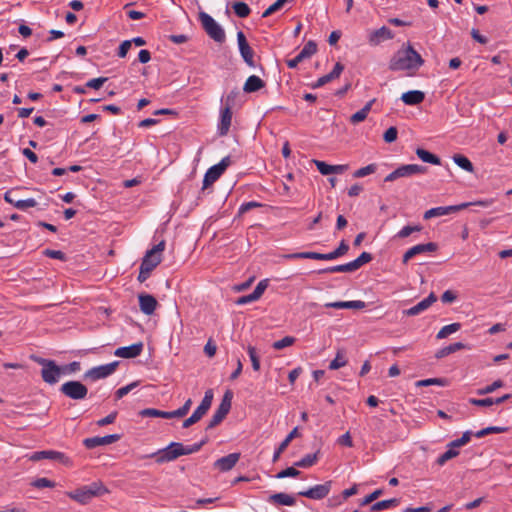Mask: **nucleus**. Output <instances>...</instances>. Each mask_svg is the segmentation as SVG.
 I'll list each match as a JSON object with an SVG mask.
<instances>
[{
  "mask_svg": "<svg viewBox=\"0 0 512 512\" xmlns=\"http://www.w3.org/2000/svg\"><path fill=\"white\" fill-rule=\"evenodd\" d=\"M331 485L332 482L327 481L324 484L315 485L307 490L300 491L298 495L313 500H321L330 493Z\"/></svg>",
  "mask_w": 512,
  "mask_h": 512,
  "instance_id": "4468645a",
  "label": "nucleus"
},
{
  "mask_svg": "<svg viewBox=\"0 0 512 512\" xmlns=\"http://www.w3.org/2000/svg\"><path fill=\"white\" fill-rule=\"evenodd\" d=\"M318 454L319 452L307 454L305 457L294 463L295 467L308 468L313 466L318 460Z\"/></svg>",
  "mask_w": 512,
  "mask_h": 512,
  "instance_id": "a19ab883",
  "label": "nucleus"
},
{
  "mask_svg": "<svg viewBox=\"0 0 512 512\" xmlns=\"http://www.w3.org/2000/svg\"><path fill=\"white\" fill-rule=\"evenodd\" d=\"M265 87V82L256 75H251L244 83L243 91L246 93H253Z\"/></svg>",
  "mask_w": 512,
  "mask_h": 512,
  "instance_id": "bb28decb",
  "label": "nucleus"
},
{
  "mask_svg": "<svg viewBox=\"0 0 512 512\" xmlns=\"http://www.w3.org/2000/svg\"><path fill=\"white\" fill-rule=\"evenodd\" d=\"M42 453L44 455L43 459H50V460L59 461V462H61L62 464L66 465V466H71L72 465L71 459L69 457H67L62 452L54 451V450H44V451H42Z\"/></svg>",
  "mask_w": 512,
  "mask_h": 512,
  "instance_id": "c756f323",
  "label": "nucleus"
},
{
  "mask_svg": "<svg viewBox=\"0 0 512 512\" xmlns=\"http://www.w3.org/2000/svg\"><path fill=\"white\" fill-rule=\"evenodd\" d=\"M38 364L42 365L41 376L44 382L48 384H55L58 382L62 369L53 360H48L39 357H32Z\"/></svg>",
  "mask_w": 512,
  "mask_h": 512,
  "instance_id": "20e7f679",
  "label": "nucleus"
},
{
  "mask_svg": "<svg viewBox=\"0 0 512 512\" xmlns=\"http://www.w3.org/2000/svg\"><path fill=\"white\" fill-rule=\"evenodd\" d=\"M31 485L35 488H53L55 487V482L49 480L48 478H38L34 480Z\"/></svg>",
  "mask_w": 512,
  "mask_h": 512,
  "instance_id": "4d7b16f0",
  "label": "nucleus"
},
{
  "mask_svg": "<svg viewBox=\"0 0 512 512\" xmlns=\"http://www.w3.org/2000/svg\"><path fill=\"white\" fill-rule=\"evenodd\" d=\"M118 365L119 361H114L108 364L93 367L85 372L84 377L91 381L104 379L112 375L116 371Z\"/></svg>",
  "mask_w": 512,
  "mask_h": 512,
  "instance_id": "9b49d317",
  "label": "nucleus"
},
{
  "mask_svg": "<svg viewBox=\"0 0 512 512\" xmlns=\"http://www.w3.org/2000/svg\"><path fill=\"white\" fill-rule=\"evenodd\" d=\"M317 51V46L313 41L307 42L302 50L293 58L287 61V66L291 69L296 68L297 65L304 59L311 57Z\"/></svg>",
  "mask_w": 512,
  "mask_h": 512,
  "instance_id": "dca6fc26",
  "label": "nucleus"
},
{
  "mask_svg": "<svg viewBox=\"0 0 512 512\" xmlns=\"http://www.w3.org/2000/svg\"><path fill=\"white\" fill-rule=\"evenodd\" d=\"M397 134H398V131H397L396 127L392 126V127L388 128L383 135L384 141L387 143L394 142L397 139Z\"/></svg>",
  "mask_w": 512,
  "mask_h": 512,
  "instance_id": "69168bd1",
  "label": "nucleus"
},
{
  "mask_svg": "<svg viewBox=\"0 0 512 512\" xmlns=\"http://www.w3.org/2000/svg\"><path fill=\"white\" fill-rule=\"evenodd\" d=\"M37 205V202L33 198H28L25 200L20 199L19 201L15 202V208L19 210H27L28 208L35 207Z\"/></svg>",
  "mask_w": 512,
  "mask_h": 512,
  "instance_id": "13d9d810",
  "label": "nucleus"
},
{
  "mask_svg": "<svg viewBox=\"0 0 512 512\" xmlns=\"http://www.w3.org/2000/svg\"><path fill=\"white\" fill-rule=\"evenodd\" d=\"M437 248H438V246L434 242L415 245V246L411 247L410 249H408L404 253L402 261L404 264H406L414 256L423 254V253L434 252L437 250Z\"/></svg>",
  "mask_w": 512,
  "mask_h": 512,
  "instance_id": "f3484780",
  "label": "nucleus"
},
{
  "mask_svg": "<svg viewBox=\"0 0 512 512\" xmlns=\"http://www.w3.org/2000/svg\"><path fill=\"white\" fill-rule=\"evenodd\" d=\"M424 98L425 94L419 90H411L403 93L401 96V100L406 105H418L423 102Z\"/></svg>",
  "mask_w": 512,
  "mask_h": 512,
  "instance_id": "cd10ccee",
  "label": "nucleus"
},
{
  "mask_svg": "<svg viewBox=\"0 0 512 512\" xmlns=\"http://www.w3.org/2000/svg\"><path fill=\"white\" fill-rule=\"evenodd\" d=\"M300 474V471L297 470L295 467H288L282 471H280L277 475H276V478L278 479H283V478H286V477H296Z\"/></svg>",
  "mask_w": 512,
  "mask_h": 512,
  "instance_id": "052dcab7",
  "label": "nucleus"
},
{
  "mask_svg": "<svg viewBox=\"0 0 512 512\" xmlns=\"http://www.w3.org/2000/svg\"><path fill=\"white\" fill-rule=\"evenodd\" d=\"M232 122V108L222 107L220 110V119L218 123V134L225 136L228 134Z\"/></svg>",
  "mask_w": 512,
  "mask_h": 512,
  "instance_id": "6ab92c4d",
  "label": "nucleus"
},
{
  "mask_svg": "<svg viewBox=\"0 0 512 512\" xmlns=\"http://www.w3.org/2000/svg\"><path fill=\"white\" fill-rule=\"evenodd\" d=\"M461 329L460 323H452L442 327L436 335L437 339H444Z\"/></svg>",
  "mask_w": 512,
  "mask_h": 512,
  "instance_id": "ea45409f",
  "label": "nucleus"
},
{
  "mask_svg": "<svg viewBox=\"0 0 512 512\" xmlns=\"http://www.w3.org/2000/svg\"><path fill=\"white\" fill-rule=\"evenodd\" d=\"M503 385H504L503 381L498 379V380L494 381L492 384H490L484 388L478 389L477 394L478 395L490 394V393L494 392L496 389L501 388Z\"/></svg>",
  "mask_w": 512,
  "mask_h": 512,
  "instance_id": "de8ad7c7",
  "label": "nucleus"
},
{
  "mask_svg": "<svg viewBox=\"0 0 512 512\" xmlns=\"http://www.w3.org/2000/svg\"><path fill=\"white\" fill-rule=\"evenodd\" d=\"M199 19L210 38L219 43L224 42L225 32L223 28L209 14L200 12Z\"/></svg>",
  "mask_w": 512,
  "mask_h": 512,
  "instance_id": "39448f33",
  "label": "nucleus"
},
{
  "mask_svg": "<svg viewBox=\"0 0 512 512\" xmlns=\"http://www.w3.org/2000/svg\"><path fill=\"white\" fill-rule=\"evenodd\" d=\"M268 286V280L267 279H264V280H261L257 286L255 287L254 291L252 292V294L256 297V299H260V297L263 295V293L265 292L266 288Z\"/></svg>",
  "mask_w": 512,
  "mask_h": 512,
  "instance_id": "e2e57ef3",
  "label": "nucleus"
},
{
  "mask_svg": "<svg viewBox=\"0 0 512 512\" xmlns=\"http://www.w3.org/2000/svg\"><path fill=\"white\" fill-rule=\"evenodd\" d=\"M240 453H231L215 461L214 467L222 472L230 471L239 461Z\"/></svg>",
  "mask_w": 512,
  "mask_h": 512,
  "instance_id": "aec40b11",
  "label": "nucleus"
},
{
  "mask_svg": "<svg viewBox=\"0 0 512 512\" xmlns=\"http://www.w3.org/2000/svg\"><path fill=\"white\" fill-rule=\"evenodd\" d=\"M237 42L239 47V52L244 60V62L251 68L256 67V63L254 61V51L250 47L249 43L246 40V37L242 31H238L237 33Z\"/></svg>",
  "mask_w": 512,
  "mask_h": 512,
  "instance_id": "f8f14e48",
  "label": "nucleus"
},
{
  "mask_svg": "<svg viewBox=\"0 0 512 512\" xmlns=\"http://www.w3.org/2000/svg\"><path fill=\"white\" fill-rule=\"evenodd\" d=\"M492 204V200H481V201H477V202H466V203H461V204H458V205H450V206H439V207H434V208H431L429 210H427L425 213H424V219H431L433 217H440V216H445V215H449L451 213H456V212H459L471 205H478V206H482V207H488Z\"/></svg>",
  "mask_w": 512,
  "mask_h": 512,
  "instance_id": "7ed1b4c3",
  "label": "nucleus"
},
{
  "mask_svg": "<svg viewBox=\"0 0 512 512\" xmlns=\"http://www.w3.org/2000/svg\"><path fill=\"white\" fill-rule=\"evenodd\" d=\"M295 343V338L292 337V336H285L284 338L278 340V341H275L273 344H272V347L275 349V350H282L286 347H289L291 345H293Z\"/></svg>",
  "mask_w": 512,
  "mask_h": 512,
  "instance_id": "a18cd8bd",
  "label": "nucleus"
},
{
  "mask_svg": "<svg viewBox=\"0 0 512 512\" xmlns=\"http://www.w3.org/2000/svg\"><path fill=\"white\" fill-rule=\"evenodd\" d=\"M327 308H335V309H363L366 307V303L361 300L354 301H337V302H329L325 304Z\"/></svg>",
  "mask_w": 512,
  "mask_h": 512,
  "instance_id": "393cba45",
  "label": "nucleus"
},
{
  "mask_svg": "<svg viewBox=\"0 0 512 512\" xmlns=\"http://www.w3.org/2000/svg\"><path fill=\"white\" fill-rule=\"evenodd\" d=\"M377 169L376 164H369L365 167H362L354 172V177L356 178H362L367 175L373 174Z\"/></svg>",
  "mask_w": 512,
  "mask_h": 512,
  "instance_id": "3c124183",
  "label": "nucleus"
},
{
  "mask_svg": "<svg viewBox=\"0 0 512 512\" xmlns=\"http://www.w3.org/2000/svg\"><path fill=\"white\" fill-rule=\"evenodd\" d=\"M270 501L280 504V505H285V506H292L295 504L294 497H292L286 493L274 494L270 497Z\"/></svg>",
  "mask_w": 512,
  "mask_h": 512,
  "instance_id": "58836bf2",
  "label": "nucleus"
},
{
  "mask_svg": "<svg viewBox=\"0 0 512 512\" xmlns=\"http://www.w3.org/2000/svg\"><path fill=\"white\" fill-rule=\"evenodd\" d=\"M205 443L206 440H202L201 442L195 443L193 445H183V455H190L198 452Z\"/></svg>",
  "mask_w": 512,
  "mask_h": 512,
  "instance_id": "bf43d9fd",
  "label": "nucleus"
},
{
  "mask_svg": "<svg viewBox=\"0 0 512 512\" xmlns=\"http://www.w3.org/2000/svg\"><path fill=\"white\" fill-rule=\"evenodd\" d=\"M213 400V391L211 389L205 392L204 398L202 399L200 406L205 410H209Z\"/></svg>",
  "mask_w": 512,
  "mask_h": 512,
  "instance_id": "338daca9",
  "label": "nucleus"
},
{
  "mask_svg": "<svg viewBox=\"0 0 512 512\" xmlns=\"http://www.w3.org/2000/svg\"><path fill=\"white\" fill-rule=\"evenodd\" d=\"M469 403L475 406H483V407H489L494 405V399L493 398H484V399H476V398H470Z\"/></svg>",
  "mask_w": 512,
  "mask_h": 512,
  "instance_id": "0e129e2a",
  "label": "nucleus"
},
{
  "mask_svg": "<svg viewBox=\"0 0 512 512\" xmlns=\"http://www.w3.org/2000/svg\"><path fill=\"white\" fill-rule=\"evenodd\" d=\"M180 456H183V444L179 442H171L167 447L150 455V457H156V462L159 464L174 461Z\"/></svg>",
  "mask_w": 512,
  "mask_h": 512,
  "instance_id": "423d86ee",
  "label": "nucleus"
},
{
  "mask_svg": "<svg viewBox=\"0 0 512 512\" xmlns=\"http://www.w3.org/2000/svg\"><path fill=\"white\" fill-rule=\"evenodd\" d=\"M347 358L343 349H339L336 353L335 358L330 362L329 369L337 370L344 367L347 364Z\"/></svg>",
  "mask_w": 512,
  "mask_h": 512,
  "instance_id": "e433bc0d",
  "label": "nucleus"
},
{
  "mask_svg": "<svg viewBox=\"0 0 512 512\" xmlns=\"http://www.w3.org/2000/svg\"><path fill=\"white\" fill-rule=\"evenodd\" d=\"M138 385V382H132L124 387L119 388L115 392V396L117 399L123 398L125 395H127L130 391H132L136 386Z\"/></svg>",
  "mask_w": 512,
  "mask_h": 512,
  "instance_id": "680f3d73",
  "label": "nucleus"
},
{
  "mask_svg": "<svg viewBox=\"0 0 512 512\" xmlns=\"http://www.w3.org/2000/svg\"><path fill=\"white\" fill-rule=\"evenodd\" d=\"M192 405V400L187 399L184 405L177 410L172 411L173 418H182L184 417L190 410Z\"/></svg>",
  "mask_w": 512,
  "mask_h": 512,
  "instance_id": "6e6d98bb",
  "label": "nucleus"
},
{
  "mask_svg": "<svg viewBox=\"0 0 512 512\" xmlns=\"http://www.w3.org/2000/svg\"><path fill=\"white\" fill-rule=\"evenodd\" d=\"M372 260V255L368 252H362L355 260L352 261L356 270Z\"/></svg>",
  "mask_w": 512,
  "mask_h": 512,
  "instance_id": "8fccbe9b",
  "label": "nucleus"
},
{
  "mask_svg": "<svg viewBox=\"0 0 512 512\" xmlns=\"http://www.w3.org/2000/svg\"><path fill=\"white\" fill-rule=\"evenodd\" d=\"M417 387H426L431 385L444 386L445 380L442 378H429L424 380H419L415 383Z\"/></svg>",
  "mask_w": 512,
  "mask_h": 512,
  "instance_id": "09e8293b",
  "label": "nucleus"
},
{
  "mask_svg": "<svg viewBox=\"0 0 512 512\" xmlns=\"http://www.w3.org/2000/svg\"><path fill=\"white\" fill-rule=\"evenodd\" d=\"M424 60L421 55L410 45H403L390 59L389 69L392 71H408L415 73Z\"/></svg>",
  "mask_w": 512,
  "mask_h": 512,
  "instance_id": "f257e3e1",
  "label": "nucleus"
},
{
  "mask_svg": "<svg viewBox=\"0 0 512 512\" xmlns=\"http://www.w3.org/2000/svg\"><path fill=\"white\" fill-rule=\"evenodd\" d=\"M436 300H437V297L432 292V293H430L428 295V297H426L425 299H423L422 301H420L419 303H417L413 307H411L408 310H406L405 314L408 315V316L418 315L421 312L427 310L434 302H436Z\"/></svg>",
  "mask_w": 512,
  "mask_h": 512,
  "instance_id": "4be33fe9",
  "label": "nucleus"
},
{
  "mask_svg": "<svg viewBox=\"0 0 512 512\" xmlns=\"http://www.w3.org/2000/svg\"><path fill=\"white\" fill-rule=\"evenodd\" d=\"M106 81V77L93 78L86 83V87L92 89H100Z\"/></svg>",
  "mask_w": 512,
  "mask_h": 512,
  "instance_id": "774afa93",
  "label": "nucleus"
},
{
  "mask_svg": "<svg viewBox=\"0 0 512 512\" xmlns=\"http://www.w3.org/2000/svg\"><path fill=\"white\" fill-rule=\"evenodd\" d=\"M284 259H313V260H334L340 256L334 250L329 253H318V252H297L291 254H285L282 256Z\"/></svg>",
  "mask_w": 512,
  "mask_h": 512,
  "instance_id": "ddd939ff",
  "label": "nucleus"
},
{
  "mask_svg": "<svg viewBox=\"0 0 512 512\" xmlns=\"http://www.w3.org/2000/svg\"><path fill=\"white\" fill-rule=\"evenodd\" d=\"M298 436V428H294L287 436L286 438L280 443L279 447L275 450L273 455V462L278 461L280 458V455L285 451V449L288 447L290 442Z\"/></svg>",
  "mask_w": 512,
  "mask_h": 512,
  "instance_id": "c85d7f7f",
  "label": "nucleus"
},
{
  "mask_svg": "<svg viewBox=\"0 0 512 512\" xmlns=\"http://www.w3.org/2000/svg\"><path fill=\"white\" fill-rule=\"evenodd\" d=\"M222 174L223 172L220 170V168H217L215 165L210 167L205 173L203 179V189H206L207 187L212 185L215 181H217L220 178Z\"/></svg>",
  "mask_w": 512,
  "mask_h": 512,
  "instance_id": "7c9ffc66",
  "label": "nucleus"
},
{
  "mask_svg": "<svg viewBox=\"0 0 512 512\" xmlns=\"http://www.w3.org/2000/svg\"><path fill=\"white\" fill-rule=\"evenodd\" d=\"M471 436H472V432L471 431H466V432L463 433L461 438L451 441L449 443V446H451L452 448H456V449L461 447V446H464V445H466L470 441Z\"/></svg>",
  "mask_w": 512,
  "mask_h": 512,
  "instance_id": "49530a36",
  "label": "nucleus"
},
{
  "mask_svg": "<svg viewBox=\"0 0 512 512\" xmlns=\"http://www.w3.org/2000/svg\"><path fill=\"white\" fill-rule=\"evenodd\" d=\"M232 7L235 14L240 18H245L249 16L251 12L249 6L244 2H235Z\"/></svg>",
  "mask_w": 512,
  "mask_h": 512,
  "instance_id": "c03bdc74",
  "label": "nucleus"
},
{
  "mask_svg": "<svg viewBox=\"0 0 512 512\" xmlns=\"http://www.w3.org/2000/svg\"><path fill=\"white\" fill-rule=\"evenodd\" d=\"M140 415L143 417H161L165 419L173 418L172 411H162L155 408H146L140 411Z\"/></svg>",
  "mask_w": 512,
  "mask_h": 512,
  "instance_id": "72a5a7b5",
  "label": "nucleus"
},
{
  "mask_svg": "<svg viewBox=\"0 0 512 512\" xmlns=\"http://www.w3.org/2000/svg\"><path fill=\"white\" fill-rule=\"evenodd\" d=\"M465 347V345L461 342H456V343H453V344H450L449 346H446L442 349H440L437 353H436V357L437 358H443L449 354H452L456 351H459L461 349H463Z\"/></svg>",
  "mask_w": 512,
  "mask_h": 512,
  "instance_id": "79ce46f5",
  "label": "nucleus"
},
{
  "mask_svg": "<svg viewBox=\"0 0 512 512\" xmlns=\"http://www.w3.org/2000/svg\"><path fill=\"white\" fill-rule=\"evenodd\" d=\"M398 504H399V500L396 499V498L382 500V501L374 503L371 506V511L372 512H379V511L386 510V509L391 508V507H395Z\"/></svg>",
  "mask_w": 512,
  "mask_h": 512,
  "instance_id": "4c0bfd02",
  "label": "nucleus"
},
{
  "mask_svg": "<svg viewBox=\"0 0 512 512\" xmlns=\"http://www.w3.org/2000/svg\"><path fill=\"white\" fill-rule=\"evenodd\" d=\"M157 300L155 297L149 294H140L139 295V306L140 310L146 314L151 315L154 313L157 307Z\"/></svg>",
  "mask_w": 512,
  "mask_h": 512,
  "instance_id": "b1692460",
  "label": "nucleus"
},
{
  "mask_svg": "<svg viewBox=\"0 0 512 512\" xmlns=\"http://www.w3.org/2000/svg\"><path fill=\"white\" fill-rule=\"evenodd\" d=\"M231 401H232V393L230 391H227L223 398L221 403L219 404L218 408L214 412L213 416L211 417L209 424L207 426V429H212L215 426L219 425L224 418L227 416L231 409Z\"/></svg>",
  "mask_w": 512,
  "mask_h": 512,
  "instance_id": "1a4fd4ad",
  "label": "nucleus"
},
{
  "mask_svg": "<svg viewBox=\"0 0 512 512\" xmlns=\"http://www.w3.org/2000/svg\"><path fill=\"white\" fill-rule=\"evenodd\" d=\"M459 451L456 448H452L448 445V450L437 458V464L443 466L447 461L458 456Z\"/></svg>",
  "mask_w": 512,
  "mask_h": 512,
  "instance_id": "37998d69",
  "label": "nucleus"
},
{
  "mask_svg": "<svg viewBox=\"0 0 512 512\" xmlns=\"http://www.w3.org/2000/svg\"><path fill=\"white\" fill-rule=\"evenodd\" d=\"M247 352H248V355L250 357V360H251L252 367H253L254 371H259L260 370V360H259V357L257 355L255 347L248 346Z\"/></svg>",
  "mask_w": 512,
  "mask_h": 512,
  "instance_id": "603ef678",
  "label": "nucleus"
},
{
  "mask_svg": "<svg viewBox=\"0 0 512 512\" xmlns=\"http://www.w3.org/2000/svg\"><path fill=\"white\" fill-rule=\"evenodd\" d=\"M143 351V343L138 342L130 346L119 347L115 350L114 355L117 357L130 359L139 356Z\"/></svg>",
  "mask_w": 512,
  "mask_h": 512,
  "instance_id": "a211bd4d",
  "label": "nucleus"
},
{
  "mask_svg": "<svg viewBox=\"0 0 512 512\" xmlns=\"http://www.w3.org/2000/svg\"><path fill=\"white\" fill-rule=\"evenodd\" d=\"M394 37L393 32L386 26L372 31L369 35V43L371 45H379L383 41L390 40Z\"/></svg>",
  "mask_w": 512,
  "mask_h": 512,
  "instance_id": "412c9836",
  "label": "nucleus"
},
{
  "mask_svg": "<svg viewBox=\"0 0 512 512\" xmlns=\"http://www.w3.org/2000/svg\"><path fill=\"white\" fill-rule=\"evenodd\" d=\"M121 436L119 434H111L106 436H95L83 440V445L87 449H94L98 446L110 445L117 442Z\"/></svg>",
  "mask_w": 512,
  "mask_h": 512,
  "instance_id": "2eb2a0df",
  "label": "nucleus"
},
{
  "mask_svg": "<svg viewBox=\"0 0 512 512\" xmlns=\"http://www.w3.org/2000/svg\"><path fill=\"white\" fill-rule=\"evenodd\" d=\"M356 271L352 261L346 264H340L336 266H331L325 269L319 270L318 273H350Z\"/></svg>",
  "mask_w": 512,
  "mask_h": 512,
  "instance_id": "473e14b6",
  "label": "nucleus"
},
{
  "mask_svg": "<svg viewBox=\"0 0 512 512\" xmlns=\"http://www.w3.org/2000/svg\"><path fill=\"white\" fill-rule=\"evenodd\" d=\"M422 230V227L419 226V225H415V226H404L398 233H397V237L398 238H406L408 236H410L413 232H419Z\"/></svg>",
  "mask_w": 512,
  "mask_h": 512,
  "instance_id": "5fc2aeb1",
  "label": "nucleus"
},
{
  "mask_svg": "<svg viewBox=\"0 0 512 512\" xmlns=\"http://www.w3.org/2000/svg\"><path fill=\"white\" fill-rule=\"evenodd\" d=\"M427 171L426 167L418 164H407L398 167L396 170L388 174L384 181L392 182L402 177H409L415 174H424Z\"/></svg>",
  "mask_w": 512,
  "mask_h": 512,
  "instance_id": "9d476101",
  "label": "nucleus"
},
{
  "mask_svg": "<svg viewBox=\"0 0 512 512\" xmlns=\"http://www.w3.org/2000/svg\"><path fill=\"white\" fill-rule=\"evenodd\" d=\"M60 392L73 400H83L88 394L87 387L79 381H67L60 387Z\"/></svg>",
  "mask_w": 512,
  "mask_h": 512,
  "instance_id": "6e6552de",
  "label": "nucleus"
},
{
  "mask_svg": "<svg viewBox=\"0 0 512 512\" xmlns=\"http://www.w3.org/2000/svg\"><path fill=\"white\" fill-rule=\"evenodd\" d=\"M374 102H375V99L370 100L369 102H367L365 104V106L361 110H359L356 113H354L353 115H351L350 122L352 124H358V123L364 121L367 118L369 112L371 111V108H372V105Z\"/></svg>",
  "mask_w": 512,
  "mask_h": 512,
  "instance_id": "2f4dec72",
  "label": "nucleus"
},
{
  "mask_svg": "<svg viewBox=\"0 0 512 512\" xmlns=\"http://www.w3.org/2000/svg\"><path fill=\"white\" fill-rule=\"evenodd\" d=\"M288 0H276L272 5H270L264 12H263V17H268L270 15H272L273 13H275L276 11L280 10L284 5L285 3L287 2Z\"/></svg>",
  "mask_w": 512,
  "mask_h": 512,
  "instance_id": "864d4df0",
  "label": "nucleus"
},
{
  "mask_svg": "<svg viewBox=\"0 0 512 512\" xmlns=\"http://www.w3.org/2000/svg\"><path fill=\"white\" fill-rule=\"evenodd\" d=\"M165 249V241L159 242L152 249L148 250L142 260L141 267L153 271L162 261V252Z\"/></svg>",
  "mask_w": 512,
  "mask_h": 512,
  "instance_id": "0eeeda50",
  "label": "nucleus"
},
{
  "mask_svg": "<svg viewBox=\"0 0 512 512\" xmlns=\"http://www.w3.org/2000/svg\"><path fill=\"white\" fill-rule=\"evenodd\" d=\"M316 165L318 171L322 175H330V174H342L348 169V165H329L320 160H313Z\"/></svg>",
  "mask_w": 512,
  "mask_h": 512,
  "instance_id": "5701e85b",
  "label": "nucleus"
},
{
  "mask_svg": "<svg viewBox=\"0 0 512 512\" xmlns=\"http://www.w3.org/2000/svg\"><path fill=\"white\" fill-rule=\"evenodd\" d=\"M416 155L423 162L430 163V164H433V165H440L441 164V160H440V158L438 156L430 153L429 151H427L425 149L418 148L416 150Z\"/></svg>",
  "mask_w": 512,
  "mask_h": 512,
  "instance_id": "f704fd0d",
  "label": "nucleus"
},
{
  "mask_svg": "<svg viewBox=\"0 0 512 512\" xmlns=\"http://www.w3.org/2000/svg\"><path fill=\"white\" fill-rule=\"evenodd\" d=\"M107 492V489L101 482H93L90 485L82 486L74 491L67 492V496L82 504H88L94 497L101 496Z\"/></svg>",
  "mask_w": 512,
  "mask_h": 512,
  "instance_id": "f03ea898",
  "label": "nucleus"
},
{
  "mask_svg": "<svg viewBox=\"0 0 512 512\" xmlns=\"http://www.w3.org/2000/svg\"><path fill=\"white\" fill-rule=\"evenodd\" d=\"M343 70H344V66L340 62H337L335 64L333 70L330 73L320 77L313 87L318 88V87H321V86L329 83L330 81H332L334 79H337L341 75Z\"/></svg>",
  "mask_w": 512,
  "mask_h": 512,
  "instance_id": "a878e982",
  "label": "nucleus"
},
{
  "mask_svg": "<svg viewBox=\"0 0 512 512\" xmlns=\"http://www.w3.org/2000/svg\"><path fill=\"white\" fill-rule=\"evenodd\" d=\"M453 161L456 165H458L463 170L473 173L474 172V166L472 162L464 155L461 154H455L453 156Z\"/></svg>",
  "mask_w": 512,
  "mask_h": 512,
  "instance_id": "c9c22d12",
  "label": "nucleus"
}]
</instances>
